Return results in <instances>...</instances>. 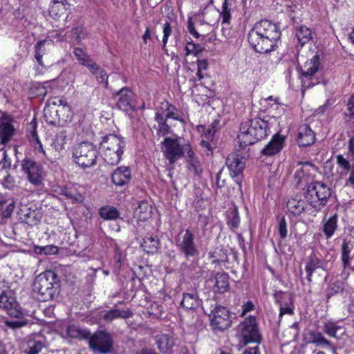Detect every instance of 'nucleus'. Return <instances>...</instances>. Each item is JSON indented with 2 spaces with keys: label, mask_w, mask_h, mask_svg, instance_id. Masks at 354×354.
<instances>
[{
  "label": "nucleus",
  "mask_w": 354,
  "mask_h": 354,
  "mask_svg": "<svg viewBox=\"0 0 354 354\" xmlns=\"http://www.w3.org/2000/svg\"><path fill=\"white\" fill-rule=\"evenodd\" d=\"M269 133L268 121L257 117L241 123L237 136L238 142L240 147L245 149L267 138Z\"/></svg>",
  "instance_id": "f257e3e1"
},
{
  "label": "nucleus",
  "mask_w": 354,
  "mask_h": 354,
  "mask_svg": "<svg viewBox=\"0 0 354 354\" xmlns=\"http://www.w3.org/2000/svg\"><path fill=\"white\" fill-rule=\"evenodd\" d=\"M59 279L57 274L48 270L39 274L33 283V290L39 301H50L59 292Z\"/></svg>",
  "instance_id": "f03ea898"
},
{
  "label": "nucleus",
  "mask_w": 354,
  "mask_h": 354,
  "mask_svg": "<svg viewBox=\"0 0 354 354\" xmlns=\"http://www.w3.org/2000/svg\"><path fill=\"white\" fill-rule=\"evenodd\" d=\"M304 197L309 206L316 212H321L332 197V189L322 181H313L306 186Z\"/></svg>",
  "instance_id": "7ed1b4c3"
},
{
  "label": "nucleus",
  "mask_w": 354,
  "mask_h": 354,
  "mask_svg": "<svg viewBox=\"0 0 354 354\" xmlns=\"http://www.w3.org/2000/svg\"><path fill=\"white\" fill-rule=\"evenodd\" d=\"M126 142L123 138L115 134L104 136L100 142V149L104 160L111 165H116L122 159Z\"/></svg>",
  "instance_id": "20e7f679"
},
{
  "label": "nucleus",
  "mask_w": 354,
  "mask_h": 354,
  "mask_svg": "<svg viewBox=\"0 0 354 354\" xmlns=\"http://www.w3.org/2000/svg\"><path fill=\"white\" fill-rule=\"evenodd\" d=\"M73 157L78 165L86 168L96 164L97 151L93 144L82 142L74 148Z\"/></svg>",
  "instance_id": "39448f33"
},
{
  "label": "nucleus",
  "mask_w": 354,
  "mask_h": 354,
  "mask_svg": "<svg viewBox=\"0 0 354 354\" xmlns=\"http://www.w3.org/2000/svg\"><path fill=\"white\" fill-rule=\"evenodd\" d=\"M239 332L245 344L259 343L261 340L255 316L250 315L245 318L239 325Z\"/></svg>",
  "instance_id": "423d86ee"
},
{
  "label": "nucleus",
  "mask_w": 354,
  "mask_h": 354,
  "mask_svg": "<svg viewBox=\"0 0 354 354\" xmlns=\"http://www.w3.org/2000/svg\"><path fill=\"white\" fill-rule=\"evenodd\" d=\"M116 107L126 113L137 109V95L129 87L124 86L112 94Z\"/></svg>",
  "instance_id": "0eeeda50"
},
{
  "label": "nucleus",
  "mask_w": 354,
  "mask_h": 354,
  "mask_svg": "<svg viewBox=\"0 0 354 354\" xmlns=\"http://www.w3.org/2000/svg\"><path fill=\"white\" fill-rule=\"evenodd\" d=\"M21 169L28 181L35 187L43 185V166L32 158L26 157L21 163Z\"/></svg>",
  "instance_id": "6e6552de"
},
{
  "label": "nucleus",
  "mask_w": 354,
  "mask_h": 354,
  "mask_svg": "<svg viewBox=\"0 0 354 354\" xmlns=\"http://www.w3.org/2000/svg\"><path fill=\"white\" fill-rule=\"evenodd\" d=\"M176 248L178 251L183 254L187 259L198 256L199 252L195 243V235L190 229L184 230L178 234L176 239Z\"/></svg>",
  "instance_id": "1a4fd4ad"
},
{
  "label": "nucleus",
  "mask_w": 354,
  "mask_h": 354,
  "mask_svg": "<svg viewBox=\"0 0 354 354\" xmlns=\"http://www.w3.org/2000/svg\"><path fill=\"white\" fill-rule=\"evenodd\" d=\"M87 339L90 349L95 353L106 354L111 352L113 348V338L104 330H98L93 335L90 334Z\"/></svg>",
  "instance_id": "9d476101"
},
{
  "label": "nucleus",
  "mask_w": 354,
  "mask_h": 354,
  "mask_svg": "<svg viewBox=\"0 0 354 354\" xmlns=\"http://www.w3.org/2000/svg\"><path fill=\"white\" fill-rule=\"evenodd\" d=\"M250 46L259 53H267L275 50L277 45L272 42L257 28L252 27L248 35Z\"/></svg>",
  "instance_id": "9b49d317"
},
{
  "label": "nucleus",
  "mask_w": 354,
  "mask_h": 354,
  "mask_svg": "<svg viewBox=\"0 0 354 354\" xmlns=\"http://www.w3.org/2000/svg\"><path fill=\"white\" fill-rule=\"evenodd\" d=\"M320 66L319 55L316 53L311 58H309L300 67L299 78L301 81V86L304 89L309 88L313 86L311 82L313 76L317 72Z\"/></svg>",
  "instance_id": "f8f14e48"
},
{
  "label": "nucleus",
  "mask_w": 354,
  "mask_h": 354,
  "mask_svg": "<svg viewBox=\"0 0 354 354\" xmlns=\"http://www.w3.org/2000/svg\"><path fill=\"white\" fill-rule=\"evenodd\" d=\"M231 324V315L227 308L216 306L212 311L210 319V326L212 330L223 331L228 328Z\"/></svg>",
  "instance_id": "ddd939ff"
},
{
  "label": "nucleus",
  "mask_w": 354,
  "mask_h": 354,
  "mask_svg": "<svg viewBox=\"0 0 354 354\" xmlns=\"http://www.w3.org/2000/svg\"><path fill=\"white\" fill-rule=\"evenodd\" d=\"M162 145L164 147V156L170 164L176 162L184 156L183 145H180L178 138L166 137L162 142Z\"/></svg>",
  "instance_id": "4468645a"
},
{
  "label": "nucleus",
  "mask_w": 354,
  "mask_h": 354,
  "mask_svg": "<svg viewBox=\"0 0 354 354\" xmlns=\"http://www.w3.org/2000/svg\"><path fill=\"white\" fill-rule=\"evenodd\" d=\"M26 137L35 154L42 158H47L48 156L37 133V122L35 118L28 124Z\"/></svg>",
  "instance_id": "2eb2a0df"
},
{
  "label": "nucleus",
  "mask_w": 354,
  "mask_h": 354,
  "mask_svg": "<svg viewBox=\"0 0 354 354\" xmlns=\"http://www.w3.org/2000/svg\"><path fill=\"white\" fill-rule=\"evenodd\" d=\"M253 27L277 46V41L281 36V31L278 25L270 20L262 19L256 22Z\"/></svg>",
  "instance_id": "dca6fc26"
},
{
  "label": "nucleus",
  "mask_w": 354,
  "mask_h": 354,
  "mask_svg": "<svg viewBox=\"0 0 354 354\" xmlns=\"http://www.w3.org/2000/svg\"><path fill=\"white\" fill-rule=\"evenodd\" d=\"M14 119L8 113H3L0 118V144L8 143L15 133Z\"/></svg>",
  "instance_id": "f3484780"
},
{
  "label": "nucleus",
  "mask_w": 354,
  "mask_h": 354,
  "mask_svg": "<svg viewBox=\"0 0 354 354\" xmlns=\"http://www.w3.org/2000/svg\"><path fill=\"white\" fill-rule=\"evenodd\" d=\"M0 308H3L10 317L15 318L23 317L24 313L20 305L11 294L3 292L0 295Z\"/></svg>",
  "instance_id": "a211bd4d"
},
{
  "label": "nucleus",
  "mask_w": 354,
  "mask_h": 354,
  "mask_svg": "<svg viewBox=\"0 0 354 354\" xmlns=\"http://www.w3.org/2000/svg\"><path fill=\"white\" fill-rule=\"evenodd\" d=\"M273 297L275 302L279 305V317L284 315H292L294 314L295 305L290 294L280 290L276 292Z\"/></svg>",
  "instance_id": "6ab92c4d"
},
{
  "label": "nucleus",
  "mask_w": 354,
  "mask_h": 354,
  "mask_svg": "<svg viewBox=\"0 0 354 354\" xmlns=\"http://www.w3.org/2000/svg\"><path fill=\"white\" fill-rule=\"evenodd\" d=\"M155 345L162 354H170L173 352L175 339L171 333H159L153 336Z\"/></svg>",
  "instance_id": "aec40b11"
},
{
  "label": "nucleus",
  "mask_w": 354,
  "mask_h": 354,
  "mask_svg": "<svg viewBox=\"0 0 354 354\" xmlns=\"http://www.w3.org/2000/svg\"><path fill=\"white\" fill-rule=\"evenodd\" d=\"M285 138V136L279 133L273 135L270 142L261 150V155L272 156L279 153L284 147Z\"/></svg>",
  "instance_id": "412c9836"
},
{
  "label": "nucleus",
  "mask_w": 354,
  "mask_h": 354,
  "mask_svg": "<svg viewBox=\"0 0 354 354\" xmlns=\"http://www.w3.org/2000/svg\"><path fill=\"white\" fill-rule=\"evenodd\" d=\"M296 140L300 147H310L316 140L315 133L308 124H302L298 129Z\"/></svg>",
  "instance_id": "4be33fe9"
},
{
  "label": "nucleus",
  "mask_w": 354,
  "mask_h": 354,
  "mask_svg": "<svg viewBox=\"0 0 354 354\" xmlns=\"http://www.w3.org/2000/svg\"><path fill=\"white\" fill-rule=\"evenodd\" d=\"M73 53L79 64L86 67L93 75H97L100 71V66L93 62L87 53L80 47H75Z\"/></svg>",
  "instance_id": "5701e85b"
},
{
  "label": "nucleus",
  "mask_w": 354,
  "mask_h": 354,
  "mask_svg": "<svg viewBox=\"0 0 354 354\" xmlns=\"http://www.w3.org/2000/svg\"><path fill=\"white\" fill-rule=\"evenodd\" d=\"M226 165L228 167L230 174L233 178H236V181L241 180L240 175L242 174L245 168V162L243 158L236 153L230 154L226 159Z\"/></svg>",
  "instance_id": "b1692460"
},
{
  "label": "nucleus",
  "mask_w": 354,
  "mask_h": 354,
  "mask_svg": "<svg viewBox=\"0 0 354 354\" xmlns=\"http://www.w3.org/2000/svg\"><path fill=\"white\" fill-rule=\"evenodd\" d=\"M132 178L131 170L129 167H117L111 174L112 183L118 187L127 185Z\"/></svg>",
  "instance_id": "393cba45"
},
{
  "label": "nucleus",
  "mask_w": 354,
  "mask_h": 354,
  "mask_svg": "<svg viewBox=\"0 0 354 354\" xmlns=\"http://www.w3.org/2000/svg\"><path fill=\"white\" fill-rule=\"evenodd\" d=\"M55 192L59 195L64 196L72 203H82L84 201V196L74 187L57 186Z\"/></svg>",
  "instance_id": "a878e982"
},
{
  "label": "nucleus",
  "mask_w": 354,
  "mask_h": 354,
  "mask_svg": "<svg viewBox=\"0 0 354 354\" xmlns=\"http://www.w3.org/2000/svg\"><path fill=\"white\" fill-rule=\"evenodd\" d=\"M211 281H214L213 291L215 293L223 294L230 289L229 275L226 272H216Z\"/></svg>",
  "instance_id": "bb28decb"
},
{
  "label": "nucleus",
  "mask_w": 354,
  "mask_h": 354,
  "mask_svg": "<svg viewBox=\"0 0 354 354\" xmlns=\"http://www.w3.org/2000/svg\"><path fill=\"white\" fill-rule=\"evenodd\" d=\"M308 206V203L306 198H290L286 202L288 211L294 216H299L306 212Z\"/></svg>",
  "instance_id": "cd10ccee"
},
{
  "label": "nucleus",
  "mask_w": 354,
  "mask_h": 354,
  "mask_svg": "<svg viewBox=\"0 0 354 354\" xmlns=\"http://www.w3.org/2000/svg\"><path fill=\"white\" fill-rule=\"evenodd\" d=\"M18 215L21 222L28 225H35L40 221L39 212L27 205H23L20 207Z\"/></svg>",
  "instance_id": "c85d7f7f"
},
{
  "label": "nucleus",
  "mask_w": 354,
  "mask_h": 354,
  "mask_svg": "<svg viewBox=\"0 0 354 354\" xmlns=\"http://www.w3.org/2000/svg\"><path fill=\"white\" fill-rule=\"evenodd\" d=\"M322 232L326 239H331L338 228V214H333L328 218L322 220Z\"/></svg>",
  "instance_id": "c756f323"
},
{
  "label": "nucleus",
  "mask_w": 354,
  "mask_h": 354,
  "mask_svg": "<svg viewBox=\"0 0 354 354\" xmlns=\"http://www.w3.org/2000/svg\"><path fill=\"white\" fill-rule=\"evenodd\" d=\"M323 261L319 258L315 253H312L308 257L307 262L305 266L306 272V279L308 283L313 281V275L315 271L322 268Z\"/></svg>",
  "instance_id": "7c9ffc66"
},
{
  "label": "nucleus",
  "mask_w": 354,
  "mask_h": 354,
  "mask_svg": "<svg viewBox=\"0 0 354 354\" xmlns=\"http://www.w3.org/2000/svg\"><path fill=\"white\" fill-rule=\"evenodd\" d=\"M306 344H315L317 346H330V342L324 337L323 334L315 330H310L304 336Z\"/></svg>",
  "instance_id": "2f4dec72"
},
{
  "label": "nucleus",
  "mask_w": 354,
  "mask_h": 354,
  "mask_svg": "<svg viewBox=\"0 0 354 354\" xmlns=\"http://www.w3.org/2000/svg\"><path fill=\"white\" fill-rule=\"evenodd\" d=\"M70 6V3L50 5L48 10L49 15L55 20H59L66 15L64 20L66 21L71 14Z\"/></svg>",
  "instance_id": "473e14b6"
},
{
  "label": "nucleus",
  "mask_w": 354,
  "mask_h": 354,
  "mask_svg": "<svg viewBox=\"0 0 354 354\" xmlns=\"http://www.w3.org/2000/svg\"><path fill=\"white\" fill-rule=\"evenodd\" d=\"M66 335L71 339L84 340L89 337L90 330L88 329L82 328L77 325L71 324L67 326Z\"/></svg>",
  "instance_id": "72a5a7b5"
},
{
  "label": "nucleus",
  "mask_w": 354,
  "mask_h": 354,
  "mask_svg": "<svg viewBox=\"0 0 354 354\" xmlns=\"http://www.w3.org/2000/svg\"><path fill=\"white\" fill-rule=\"evenodd\" d=\"M314 165L309 161L299 162L297 165V169L294 174V179L296 183L299 184L301 180L308 176Z\"/></svg>",
  "instance_id": "f704fd0d"
},
{
  "label": "nucleus",
  "mask_w": 354,
  "mask_h": 354,
  "mask_svg": "<svg viewBox=\"0 0 354 354\" xmlns=\"http://www.w3.org/2000/svg\"><path fill=\"white\" fill-rule=\"evenodd\" d=\"M58 122H68L72 120L73 113L71 106L66 102L54 110Z\"/></svg>",
  "instance_id": "c9c22d12"
},
{
  "label": "nucleus",
  "mask_w": 354,
  "mask_h": 354,
  "mask_svg": "<svg viewBox=\"0 0 354 354\" xmlns=\"http://www.w3.org/2000/svg\"><path fill=\"white\" fill-rule=\"evenodd\" d=\"M295 36L301 47L310 42L313 39L311 30L304 25H301L295 28Z\"/></svg>",
  "instance_id": "e433bc0d"
},
{
  "label": "nucleus",
  "mask_w": 354,
  "mask_h": 354,
  "mask_svg": "<svg viewBox=\"0 0 354 354\" xmlns=\"http://www.w3.org/2000/svg\"><path fill=\"white\" fill-rule=\"evenodd\" d=\"M160 241L156 237L145 236L140 244L141 248L147 254H155L158 252Z\"/></svg>",
  "instance_id": "4c0bfd02"
},
{
  "label": "nucleus",
  "mask_w": 354,
  "mask_h": 354,
  "mask_svg": "<svg viewBox=\"0 0 354 354\" xmlns=\"http://www.w3.org/2000/svg\"><path fill=\"white\" fill-rule=\"evenodd\" d=\"M135 214L138 220L145 221L151 216L152 206L147 201H141L136 209Z\"/></svg>",
  "instance_id": "58836bf2"
},
{
  "label": "nucleus",
  "mask_w": 354,
  "mask_h": 354,
  "mask_svg": "<svg viewBox=\"0 0 354 354\" xmlns=\"http://www.w3.org/2000/svg\"><path fill=\"white\" fill-rule=\"evenodd\" d=\"M218 124V122L214 120L208 129H206L203 124H199L196 127V130L201 134V136L202 139L212 141L214 138L216 131V128Z\"/></svg>",
  "instance_id": "ea45409f"
},
{
  "label": "nucleus",
  "mask_w": 354,
  "mask_h": 354,
  "mask_svg": "<svg viewBox=\"0 0 354 354\" xmlns=\"http://www.w3.org/2000/svg\"><path fill=\"white\" fill-rule=\"evenodd\" d=\"M219 17L221 21V24L223 26L228 27L230 25L232 17L229 0L223 1L221 10L219 12ZM223 28H224V27H223Z\"/></svg>",
  "instance_id": "a19ab883"
},
{
  "label": "nucleus",
  "mask_w": 354,
  "mask_h": 354,
  "mask_svg": "<svg viewBox=\"0 0 354 354\" xmlns=\"http://www.w3.org/2000/svg\"><path fill=\"white\" fill-rule=\"evenodd\" d=\"M180 306L187 310H192L198 306V296L196 292L183 293Z\"/></svg>",
  "instance_id": "79ce46f5"
},
{
  "label": "nucleus",
  "mask_w": 354,
  "mask_h": 354,
  "mask_svg": "<svg viewBox=\"0 0 354 354\" xmlns=\"http://www.w3.org/2000/svg\"><path fill=\"white\" fill-rule=\"evenodd\" d=\"M226 223L231 230L239 227L241 223V218L236 206H234L233 209L228 211Z\"/></svg>",
  "instance_id": "37998d69"
},
{
  "label": "nucleus",
  "mask_w": 354,
  "mask_h": 354,
  "mask_svg": "<svg viewBox=\"0 0 354 354\" xmlns=\"http://www.w3.org/2000/svg\"><path fill=\"white\" fill-rule=\"evenodd\" d=\"M99 214L104 220H115L120 215L118 209L111 205H106L100 208Z\"/></svg>",
  "instance_id": "c03bdc74"
},
{
  "label": "nucleus",
  "mask_w": 354,
  "mask_h": 354,
  "mask_svg": "<svg viewBox=\"0 0 354 354\" xmlns=\"http://www.w3.org/2000/svg\"><path fill=\"white\" fill-rule=\"evenodd\" d=\"M337 171L340 176H346L352 168L350 161L342 154L336 156Z\"/></svg>",
  "instance_id": "a18cd8bd"
},
{
  "label": "nucleus",
  "mask_w": 354,
  "mask_h": 354,
  "mask_svg": "<svg viewBox=\"0 0 354 354\" xmlns=\"http://www.w3.org/2000/svg\"><path fill=\"white\" fill-rule=\"evenodd\" d=\"M66 141V131L62 130L55 135L53 140L52 146L55 151H58L59 153H61L65 150Z\"/></svg>",
  "instance_id": "49530a36"
},
{
  "label": "nucleus",
  "mask_w": 354,
  "mask_h": 354,
  "mask_svg": "<svg viewBox=\"0 0 354 354\" xmlns=\"http://www.w3.org/2000/svg\"><path fill=\"white\" fill-rule=\"evenodd\" d=\"M187 167L194 176L201 177L203 171V167L198 158L192 160H187Z\"/></svg>",
  "instance_id": "de8ad7c7"
},
{
  "label": "nucleus",
  "mask_w": 354,
  "mask_h": 354,
  "mask_svg": "<svg viewBox=\"0 0 354 354\" xmlns=\"http://www.w3.org/2000/svg\"><path fill=\"white\" fill-rule=\"evenodd\" d=\"M354 257V254L351 255H340L341 264L343 268L342 276L343 277H348L349 273L348 270L354 271V267L351 266V261Z\"/></svg>",
  "instance_id": "09e8293b"
},
{
  "label": "nucleus",
  "mask_w": 354,
  "mask_h": 354,
  "mask_svg": "<svg viewBox=\"0 0 354 354\" xmlns=\"http://www.w3.org/2000/svg\"><path fill=\"white\" fill-rule=\"evenodd\" d=\"M71 35L77 41V44H80L87 37L88 32L84 26H78L71 29Z\"/></svg>",
  "instance_id": "8fccbe9b"
},
{
  "label": "nucleus",
  "mask_w": 354,
  "mask_h": 354,
  "mask_svg": "<svg viewBox=\"0 0 354 354\" xmlns=\"http://www.w3.org/2000/svg\"><path fill=\"white\" fill-rule=\"evenodd\" d=\"M341 328L337 322L328 320L324 323L323 330L325 334L330 337L337 338V333Z\"/></svg>",
  "instance_id": "3c124183"
},
{
  "label": "nucleus",
  "mask_w": 354,
  "mask_h": 354,
  "mask_svg": "<svg viewBox=\"0 0 354 354\" xmlns=\"http://www.w3.org/2000/svg\"><path fill=\"white\" fill-rule=\"evenodd\" d=\"M196 65H197L196 77L198 78V81L200 82V84L203 85L202 80L205 76H207V74L204 72L206 71L208 68V66H209L208 62L205 59H198L196 60Z\"/></svg>",
  "instance_id": "603ef678"
},
{
  "label": "nucleus",
  "mask_w": 354,
  "mask_h": 354,
  "mask_svg": "<svg viewBox=\"0 0 354 354\" xmlns=\"http://www.w3.org/2000/svg\"><path fill=\"white\" fill-rule=\"evenodd\" d=\"M165 103L167 111V113L165 115L167 118L172 119L174 120L180 122L182 124H185V120L180 115L176 113V111H177L176 107L167 100L165 102Z\"/></svg>",
  "instance_id": "864d4df0"
},
{
  "label": "nucleus",
  "mask_w": 354,
  "mask_h": 354,
  "mask_svg": "<svg viewBox=\"0 0 354 354\" xmlns=\"http://www.w3.org/2000/svg\"><path fill=\"white\" fill-rule=\"evenodd\" d=\"M185 55H194L198 56L203 50V48L198 44H195L191 39L187 41L185 46Z\"/></svg>",
  "instance_id": "5fc2aeb1"
},
{
  "label": "nucleus",
  "mask_w": 354,
  "mask_h": 354,
  "mask_svg": "<svg viewBox=\"0 0 354 354\" xmlns=\"http://www.w3.org/2000/svg\"><path fill=\"white\" fill-rule=\"evenodd\" d=\"M46 41L45 39L40 40L35 46V58L37 63L41 66H44L43 56L45 53L44 45Z\"/></svg>",
  "instance_id": "6e6d98bb"
},
{
  "label": "nucleus",
  "mask_w": 354,
  "mask_h": 354,
  "mask_svg": "<svg viewBox=\"0 0 354 354\" xmlns=\"http://www.w3.org/2000/svg\"><path fill=\"white\" fill-rule=\"evenodd\" d=\"M34 252L37 254H45V255H49V254H56L59 252V248L58 247L54 245H47L45 246H35L34 248Z\"/></svg>",
  "instance_id": "4d7b16f0"
},
{
  "label": "nucleus",
  "mask_w": 354,
  "mask_h": 354,
  "mask_svg": "<svg viewBox=\"0 0 354 354\" xmlns=\"http://www.w3.org/2000/svg\"><path fill=\"white\" fill-rule=\"evenodd\" d=\"M173 28L169 21H165L162 25V48L165 49L169 41V37L172 35Z\"/></svg>",
  "instance_id": "13d9d810"
},
{
  "label": "nucleus",
  "mask_w": 354,
  "mask_h": 354,
  "mask_svg": "<svg viewBox=\"0 0 354 354\" xmlns=\"http://www.w3.org/2000/svg\"><path fill=\"white\" fill-rule=\"evenodd\" d=\"M278 232L281 239H285L287 237V223L284 216H282L279 221Z\"/></svg>",
  "instance_id": "bf43d9fd"
},
{
  "label": "nucleus",
  "mask_w": 354,
  "mask_h": 354,
  "mask_svg": "<svg viewBox=\"0 0 354 354\" xmlns=\"http://www.w3.org/2000/svg\"><path fill=\"white\" fill-rule=\"evenodd\" d=\"M353 249V243H352V241H348L346 239H343L340 248V254L351 255Z\"/></svg>",
  "instance_id": "052dcab7"
},
{
  "label": "nucleus",
  "mask_w": 354,
  "mask_h": 354,
  "mask_svg": "<svg viewBox=\"0 0 354 354\" xmlns=\"http://www.w3.org/2000/svg\"><path fill=\"white\" fill-rule=\"evenodd\" d=\"M66 102V101L62 97H53L48 100V106L51 109V111L54 112V110H55L56 107H59Z\"/></svg>",
  "instance_id": "680f3d73"
},
{
  "label": "nucleus",
  "mask_w": 354,
  "mask_h": 354,
  "mask_svg": "<svg viewBox=\"0 0 354 354\" xmlns=\"http://www.w3.org/2000/svg\"><path fill=\"white\" fill-rule=\"evenodd\" d=\"M154 129H156V133L159 137L166 136L168 134H169V133L171 131V127L167 124V122L158 124V126L156 127H154Z\"/></svg>",
  "instance_id": "e2e57ef3"
},
{
  "label": "nucleus",
  "mask_w": 354,
  "mask_h": 354,
  "mask_svg": "<svg viewBox=\"0 0 354 354\" xmlns=\"http://www.w3.org/2000/svg\"><path fill=\"white\" fill-rule=\"evenodd\" d=\"M344 289V285L342 281H337L333 283L330 287V292L327 294L328 298L330 297L333 294L341 292Z\"/></svg>",
  "instance_id": "0e129e2a"
},
{
  "label": "nucleus",
  "mask_w": 354,
  "mask_h": 354,
  "mask_svg": "<svg viewBox=\"0 0 354 354\" xmlns=\"http://www.w3.org/2000/svg\"><path fill=\"white\" fill-rule=\"evenodd\" d=\"M28 345V354H38L43 348V344L39 341L29 342Z\"/></svg>",
  "instance_id": "69168bd1"
},
{
  "label": "nucleus",
  "mask_w": 354,
  "mask_h": 354,
  "mask_svg": "<svg viewBox=\"0 0 354 354\" xmlns=\"http://www.w3.org/2000/svg\"><path fill=\"white\" fill-rule=\"evenodd\" d=\"M32 91L37 97H44L47 93L46 88L41 84L34 85L32 88Z\"/></svg>",
  "instance_id": "338daca9"
},
{
  "label": "nucleus",
  "mask_w": 354,
  "mask_h": 354,
  "mask_svg": "<svg viewBox=\"0 0 354 354\" xmlns=\"http://www.w3.org/2000/svg\"><path fill=\"white\" fill-rule=\"evenodd\" d=\"M347 113H345L350 119L354 120V94L351 95L346 104Z\"/></svg>",
  "instance_id": "774afa93"
}]
</instances>
